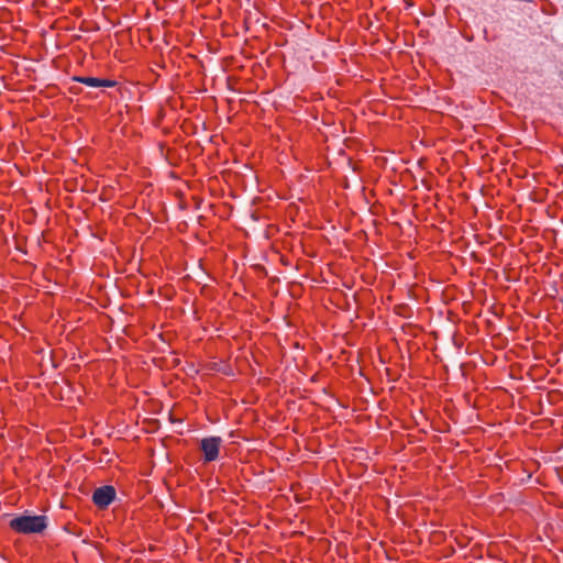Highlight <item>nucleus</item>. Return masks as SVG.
Instances as JSON below:
<instances>
[{
	"instance_id": "nucleus-3",
	"label": "nucleus",
	"mask_w": 563,
	"mask_h": 563,
	"mask_svg": "<svg viewBox=\"0 0 563 563\" xmlns=\"http://www.w3.org/2000/svg\"><path fill=\"white\" fill-rule=\"evenodd\" d=\"M114 498L115 489L109 485L97 488L92 494L93 504L101 509L107 508Z\"/></svg>"
},
{
	"instance_id": "nucleus-1",
	"label": "nucleus",
	"mask_w": 563,
	"mask_h": 563,
	"mask_svg": "<svg viewBox=\"0 0 563 563\" xmlns=\"http://www.w3.org/2000/svg\"><path fill=\"white\" fill-rule=\"evenodd\" d=\"M9 526L18 533L29 534L42 532L47 523L45 516H20L13 518Z\"/></svg>"
},
{
	"instance_id": "nucleus-4",
	"label": "nucleus",
	"mask_w": 563,
	"mask_h": 563,
	"mask_svg": "<svg viewBox=\"0 0 563 563\" xmlns=\"http://www.w3.org/2000/svg\"><path fill=\"white\" fill-rule=\"evenodd\" d=\"M74 80L80 84H84L86 86L92 87V88H110L115 86V81L111 79H102L97 77H88V76H76L74 77Z\"/></svg>"
},
{
	"instance_id": "nucleus-2",
	"label": "nucleus",
	"mask_w": 563,
	"mask_h": 563,
	"mask_svg": "<svg viewBox=\"0 0 563 563\" xmlns=\"http://www.w3.org/2000/svg\"><path fill=\"white\" fill-rule=\"evenodd\" d=\"M221 443L220 437H209L201 440L200 449L203 453L205 462H212L218 459Z\"/></svg>"
}]
</instances>
